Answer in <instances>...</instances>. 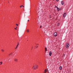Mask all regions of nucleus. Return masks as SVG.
I'll return each instance as SVG.
<instances>
[{"instance_id": "nucleus-20", "label": "nucleus", "mask_w": 73, "mask_h": 73, "mask_svg": "<svg viewBox=\"0 0 73 73\" xmlns=\"http://www.w3.org/2000/svg\"><path fill=\"white\" fill-rule=\"evenodd\" d=\"M56 1H59V0H56Z\"/></svg>"}, {"instance_id": "nucleus-17", "label": "nucleus", "mask_w": 73, "mask_h": 73, "mask_svg": "<svg viewBox=\"0 0 73 73\" xmlns=\"http://www.w3.org/2000/svg\"><path fill=\"white\" fill-rule=\"evenodd\" d=\"M17 27H16V28H15V29L16 30L17 29Z\"/></svg>"}, {"instance_id": "nucleus-9", "label": "nucleus", "mask_w": 73, "mask_h": 73, "mask_svg": "<svg viewBox=\"0 0 73 73\" xmlns=\"http://www.w3.org/2000/svg\"><path fill=\"white\" fill-rule=\"evenodd\" d=\"M44 72H45V73H46V72H47V69H45Z\"/></svg>"}, {"instance_id": "nucleus-12", "label": "nucleus", "mask_w": 73, "mask_h": 73, "mask_svg": "<svg viewBox=\"0 0 73 73\" xmlns=\"http://www.w3.org/2000/svg\"><path fill=\"white\" fill-rule=\"evenodd\" d=\"M27 32H28V33L29 32V30H27Z\"/></svg>"}, {"instance_id": "nucleus-5", "label": "nucleus", "mask_w": 73, "mask_h": 73, "mask_svg": "<svg viewBox=\"0 0 73 73\" xmlns=\"http://www.w3.org/2000/svg\"><path fill=\"white\" fill-rule=\"evenodd\" d=\"M62 5H64V2L63 1H62L61 2Z\"/></svg>"}, {"instance_id": "nucleus-16", "label": "nucleus", "mask_w": 73, "mask_h": 73, "mask_svg": "<svg viewBox=\"0 0 73 73\" xmlns=\"http://www.w3.org/2000/svg\"><path fill=\"white\" fill-rule=\"evenodd\" d=\"M58 9V11H60V9H59V8H58V9Z\"/></svg>"}, {"instance_id": "nucleus-22", "label": "nucleus", "mask_w": 73, "mask_h": 73, "mask_svg": "<svg viewBox=\"0 0 73 73\" xmlns=\"http://www.w3.org/2000/svg\"><path fill=\"white\" fill-rule=\"evenodd\" d=\"M11 54H12V53H11L10 54H9V56H10V55H11Z\"/></svg>"}, {"instance_id": "nucleus-8", "label": "nucleus", "mask_w": 73, "mask_h": 73, "mask_svg": "<svg viewBox=\"0 0 73 73\" xmlns=\"http://www.w3.org/2000/svg\"><path fill=\"white\" fill-rule=\"evenodd\" d=\"M14 61H16V62H17V59L16 58L14 60Z\"/></svg>"}, {"instance_id": "nucleus-24", "label": "nucleus", "mask_w": 73, "mask_h": 73, "mask_svg": "<svg viewBox=\"0 0 73 73\" xmlns=\"http://www.w3.org/2000/svg\"><path fill=\"white\" fill-rule=\"evenodd\" d=\"M39 45V44H36V45Z\"/></svg>"}, {"instance_id": "nucleus-32", "label": "nucleus", "mask_w": 73, "mask_h": 73, "mask_svg": "<svg viewBox=\"0 0 73 73\" xmlns=\"http://www.w3.org/2000/svg\"><path fill=\"white\" fill-rule=\"evenodd\" d=\"M28 41V40H27V41Z\"/></svg>"}, {"instance_id": "nucleus-27", "label": "nucleus", "mask_w": 73, "mask_h": 73, "mask_svg": "<svg viewBox=\"0 0 73 73\" xmlns=\"http://www.w3.org/2000/svg\"><path fill=\"white\" fill-rule=\"evenodd\" d=\"M21 6L22 7H23V5H21Z\"/></svg>"}, {"instance_id": "nucleus-2", "label": "nucleus", "mask_w": 73, "mask_h": 73, "mask_svg": "<svg viewBox=\"0 0 73 73\" xmlns=\"http://www.w3.org/2000/svg\"><path fill=\"white\" fill-rule=\"evenodd\" d=\"M69 46V43H67L66 44V48H68Z\"/></svg>"}, {"instance_id": "nucleus-23", "label": "nucleus", "mask_w": 73, "mask_h": 73, "mask_svg": "<svg viewBox=\"0 0 73 73\" xmlns=\"http://www.w3.org/2000/svg\"><path fill=\"white\" fill-rule=\"evenodd\" d=\"M20 8H21V7H22V6H20Z\"/></svg>"}, {"instance_id": "nucleus-6", "label": "nucleus", "mask_w": 73, "mask_h": 73, "mask_svg": "<svg viewBox=\"0 0 73 73\" xmlns=\"http://www.w3.org/2000/svg\"><path fill=\"white\" fill-rule=\"evenodd\" d=\"M52 52L50 51L49 53V55L50 56H52Z\"/></svg>"}, {"instance_id": "nucleus-25", "label": "nucleus", "mask_w": 73, "mask_h": 73, "mask_svg": "<svg viewBox=\"0 0 73 73\" xmlns=\"http://www.w3.org/2000/svg\"><path fill=\"white\" fill-rule=\"evenodd\" d=\"M63 54L64 55V56H65V54Z\"/></svg>"}, {"instance_id": "nucleus-30", "label": "nucleus", "mask_w": 73, "mask_h": 73, "mask_svg": "<svg viewBox=\"0 0 73 73\" xmlns=\"http://www.w3.org/2000/svg\"><path fill=\"white\" fill-rule=\"evenodd\" d=\"M44 73H46V72H44Z\"/></svg>"}, {"instance_id": "nucleus-3", "label": "nucleus", "mask_w": 73, "mask_h": 73, "mask_svg": "<svg viewBox=\"0 0 73 73\" xmlns=\"http://www.w3.org/2000/svg\"><path fill=\"white\" fill-rule=\"evenodd\" d=\"M54 36H57V33L56 32H55L54 33Z\"/></svg>"}, {"instance_id": "nucleus-18", "label": "nucleus", "mask_w": 73, "mask_h": 73, "mask_svg": "<svg viewBox=\"0 0 73 73\" xmlns=\"http://www.w3.org/2000/svg\"><path fill=\"white\" fill-rule=\"evenodd\" d=\"M40 28H42V26H40Z\"/></svg>"}, {"instance_id": "nucleus-7", "label": "nucleus", "mask_w": 73, "mask_h": 73, "mask_svg": "<svg viewBox=\"0 0 73 73\" xmlns=\"http://www.w3.org/2000/svg\"><path fill=\"white\" fill-rule=\"evenodd\" d=\"M19 43L18 42L16 48H15V49H17V47H18V46H19Z\"/></svg>"}, {"instance_id": "nucleus-19", "label": "nucleus", "mask_w": 73, "mask_h": 73, "mask_svg": "<svg viewBox=\"0 0 73 73\" xmlns=\"http://www.w3.org/2000/svg\"><path fill=\"white\" fill-rule=\"evenodd\" d=\"M35 47H36V48H38V46H35Z\"/></svg>"}, {"instance_id": "nucleus-4", "label": "nucleus", "mask_w": 73, "mask_h": 73, "mask_svg": "<svg viewBox=\"0 0 73 73\" xmlns=\"http://www.w3.org/2000/svg\"><path fill=\"white\" fill-rule=\"evenodd\" d=\"M66 13H64L63 15V16L64 17H66Z\"/></svg>"}, {"instance_id": "nucleus-29", "label": "nucleus", "mask_w": 73, "mask_h": 73, "mask_svg": "<svg viewBox=\"0 0 73 73\" xmlns=\"http://www.w3.org/2000/svg\"><path fill=\"white\" fill-rule=\"evenodd\" d=\"M23 7H24V6H23Z\"/></svg>"}, {"instance_id": "nucleus-11", "label": "nucleus", "mask_w": 73, "mask_h": 73, "mask_svg": "<svg viewBox=\"0 0 73 73\" xmlns=\"http://www.w3.org/2000/svg\"><path fill=\"white\" fill-rule=\"evenodd\" d=\"M3 64V62H0V65H2Z\"/></svg>"}, {"instance_id": "nucleus-21", "label": "nucleus", "mask_w": 73, "mask_h": 73, "mask_svg": "<svg viewBox=\"0 0 73 73\" xmlns=\"http://www.w3.org/2000/svg\"><path fill=\"white\" fill-rule=\"evenodd\" d=\"M16 25L17 26H18V25H18L17 24H16Z\"/></svg>"}, {"instance_id": "nucleus-10", "label": "nucleus", "mask_w": 73, "mask_h": 73, "mask_svg": "<svg viewBox=\"0 0 73 73\" xmlns=\"http://www.w3.org/2000/svg\"><path fill=\"white\" fill-rule=\"evenodd\" d=\"M62 66H60L59 67V69H60V70H61V69H62Z\"/></svg>"}, {"instance_id": "nucleus-13", "label": "nucleus", "mask_w": 73, "mask_h": 73, "mask_svg": "<svg viewBox=\"0 0 73 73\" xmlns=\"http://www.w3.org/2000/svg\"><path fill=\"white\" fill-rule=\"evenodd\" d=\"M47 50V48H46V47H45V51H46Z\"/></svg>"}, {"instance_id": "nucleus-31", "label": "nucleus", "mask_w": 73, "mask_h": 73, "mask_svg": "<svg viewBox=\"0 0 73 73\" xmlns=\"http://www.w3.org/2000/svg\"><path fill=\"white\" fill-rule=\"evenodd\" d=\"M32 48H33V47H32Z\"/></svg>"}, {"instance_id": "nucleus-1", "label": "nucleus", "mask_w": 73, "mask_h": 73, "mask_svg": "<svg viewBox=\"0 0 73 73\" xmlns=\"http://www.w3.org/2000/svg\"><path fill=\"white\" fill-rule=\"evenodd\" d=\"M32 68L34 70H36L38 68V66L36 64H34L33 65Z\"/></svg>"}, {"instance_id": "nucleus-26", "label": "nucleus", "mask_w": 73, "mask_h": 73, "mask_svg": "<svg viewBox=\"0 0 73 73\" xmlns=\"http://www.w3.org/2000/svg\"><path fill=\"white\" fill-rule=\"evenodd\" d=\"M57 26H59V25L58 24V25H57Z\"/></svg>"}, {"instance_id": "nucleus-15", "label": "nucleus", "mask_w": 73, "mask_h": 73, "mask_svg": "<svg viewBox=\"0 0 73 73\" xmlns=\"http://www.w3.org/2000/svg\"><path fill=\"white\" fill-rule=\"evenodd\" d=\"M55 8H56L57 9H58V7H57V6H55Z\"/></svg>"}, {"instance_id": "nucleus-28", "label": "nucleus", "mask_w": 73, "mask_h": 73, "mask_svg": "<svg viewBox=\"0 0 73 73\" xmlns=\"http://www.w3.org/2000/svg\"><path fill=\"white\" fill-rule=\"evenodd\" d=\"M28 21H29V20H28Z\"/></svg>"}, {"instance_id": "nucleus-14", "label": "nucleus", "mask_w": 73, "mask_h": 73, "mask_svg": "<svg viewBox=\"0 0 73 73\" xmlns=\"http://www.w3.org/2000/svg\"><path fill=\"white\" fill-rule=\"evenodd\" d=\"M1 51H2V52H4V50L3 49H2Z\"/></svg>"}]
</instances>
